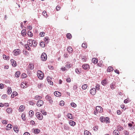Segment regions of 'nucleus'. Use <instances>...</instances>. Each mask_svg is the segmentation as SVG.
<instances>
[{"label": "nucleus", "mask_w": 135, "mask_h": 135, "mask_svg": "<svg viewBox=\"0 0 135 135\" xmlns=\"http://www.w3.org/2000/svg\"><path fill=\"white\" fill-rule=\"evenodd\" d=\"M37 75L38 78L40 79H42L44 76L43 73L40 70L37 71Z\"/></svg>", "instance_id": "nucleus-1"}, {"label": "nucleus", "mask_w": 135, "mask_h": 135, "mask_svg": "<svg viewBox=\"0 0 135 135\" xmlns=\"http://www.w3.org/2000/svg\"><path fill=\"white\" fill-rule=\"evenodd\" d=\"M41 58V60L43 61H46L47 59V56L45 52H43L42 54Z\"/></svg>", "instance_id": "nucleus-2"}, {"label": "nucleus", "mask_w": 135, "mask_h": 135, "mask_svg": "<svg viewBox=\"0 0 135 135\" xmlns=\"http://www.w3.org/2000/svg\"><path fill=\"white\" fill-rule=\"evenodd\" d=\"M43 104L44 102L42 100H39L37 101L36 105L38 107H40L42 106L43 105Z\"/></svg>", "instance_id": "nucleus-3"}, {"label": "nucleus", "mask_w": 135, "mask_h": 135, "mask_svg": "<svg viewBox=\"0 0 135 135\" xmlns=\"http://www.w3.org/2000/svg\"><path fill=\"white\" fill-rule=\"evenodd\" d=\"M36 115L37 118L39 120H42L43 118V116L42 114L39 112H37Z\"/></svg>", "instance_id": "nucleus-4"}, {"label": "nucleus", "mask_w": 135, "mask_h": 135, "mask_svg": "<svg viewBox=\"0 0 135 135\" xmlns=\"http://www.w3.org/2000/svg\"><path fill=\"white\" fill-rule=\"evenodd\" d=\"M13 52L14 55L16 56L20 54V50L19 49H15L13 51Z\"/></svg>", "instance_id": "nucleus-5"}, {"label": "nucleus", "mask_w": 135, "mask_h": 135, "mask_svg": "<svg viewBox=\"0 0 135 135\" xmlns=\"http://www.w3.org/2000/svg\"><path fill=\"white\" fill-rule=\"evenodd\" d=\"M95 109L98 111V113L102 112L103 108L100 106H97L96 107Z\"/></svg>", "instance_id": "nucleus-6"}, {"label": "nucleus", "mask_w": 135, "mask_h": 135, "mask_svg": "<svg viewBox=\"0 0 135 135\" xmlns=\"http://www.w3.org/2000/svg\"><path fill=\"white\" fill-rule=\"evenodd\" d=\"M96 89L95 88H93L90 90V93L92 95H95L96 93Z\"/></svg>", "instance_id": "nucleus-7"}, {"label": "nucleus", "mask_w": 135, "mask_h": 135, "mask_svg": "<svg viewBox=\"0 0 135 135\" xmlns=\"http://www.w3.org/2000/svg\"><path fill=\"white\" fill-rule=\"evenodd\" d=\"M82 67L83 69L85 70L89 69V65L87 64H85L83 65Z\"/></svg>", "instance_id": "nucleus-8"}, {"label": "nucleus", "mask_w": 135, "mask_h": 135, "mask_svg": "<svg viewBox=\"0 0 135 135\" xmlns=\"http://www.w3.org/2000/svg\"><path fill=\"white\" fill-rule=\"evenodd\" d=\"M64 129L65 130L68 131L70 129V128L68 124H64L63 126Z\"/></svg>", "instance_id": "nucleus-9"}, {"label": "nucleus", "mask_w": 135, "mask_h": 135, "mask_svg": "<svg viewBox=\"0 0 135 135\" xmlns=\"http://www.w3.org/2000/svg\"><path fill=\"white\" fill-rule=\"evenodd\" d=\"M69 123L70 125L73 126H74L76 125L75 122L71 120L69 121Z\"/></svg>", "instance_id": "nucleus-10"}, {"label": "nucleus", "mask_w": 135, "mask_h": 135, "mask_svg": "<svg viewBox=\"0 0 135 135\" xmlns=\"http://www.w3.org/2000/svg\"><path fill=\"white\" fill-rule=\"evenodd\" d=\"M11 61L12 65L13 67H15L17 65V64L16 63V62L13 59H12L11 60Z\"/></svg>", "instance_id": "nucleus-11"}, {"label": "nucleus", "mask_w": 135, "mask_h": 135, "mask_svg": "<svg viewBox=\"0 0 135 135\" xmlns=\"http://www.w3.org/2000/svg\"><path fill=\"white\" fill-rule=\"evenodd\" d=\"M107 83V79H105L101 82L102 84L104 86Z\"/></svg>", "instance_id": "nucleus-12"}, {"label": "nucleus", "mask_w": 135, "mask_h": 135, "mask_svg": "<svg viewBox=\"0 0 135 135\" xmlns=\"http://www.w3.org/2000/svg\"><path fill=\"white\" fill-rule=\"evenodd\" d=\"M18 94V93L16 91H14L13 92L12 94L11 97V98H13L15 97V96L17 95Z\"/></svg>", "instance_id": "nucleus-13"}, {"label": "nucleus", "mask_w": 135, "mask_h": 135, "mask_svg": "<svg viewBox=\"0 0 135 135\" xmlns=\"http://www.w3.org/2000/svg\"><path fill=\"white\" fill-rule=\"evenodd\" d=\"M104 122H106V123H109L110 122L109 118L108 117H104Z\"/></svg>", "instance_id": "nucleus-14"}, {"label": "nucleus", "mask_w": 135, "mask_h": 135, "mask_svg": "<svg viewBox=\"0 0 135 135\" xmlns=\"http://www.w3.org/2000/svg\"><path fill=\"white\" fill-rule=\"evenodd\" d=\"M12 127V126L11 124H8L7 125L6 128V129L7 130H10Z\"/></svg>", "instance_id": "nucleus-15"}, {"label": "nucleus", "mask_w": 135, "mask_h": 135, "mask_svg": "<svg viewBox=\"0 0 135 135\" xmlns=\"http://www.w3.org/2000/svg\"><path fill=\"white\" fill-rule=\"evenodd\" d=\"M54 94L56 97H59L61 95L60 93L57 91H55L54 92Z\"/></svg>", "instance_id": "nucleus-16"}, {"label": "nucleus", "mask_w": 135, "mask_h": 135, "mask_svg": "<svg viewBox=\"0 0 135 135\" xmlns=\"http://www.w3.org/2000/svg\"><path fill=\"white\" fill-rule=\"evenodd\" d=\"M73 49L71 47H69L67 49V50L69 53H71L73 52Z\"/></svg>", "instance_id": "nucleus-17"}, {"label": "nucleus", "mask_w": 135, "mask_h": 135, "mask_svg": "<svg viewBox=\"0 0 135 135\" xmlns=\"http://www.w3.org/2000/svg\"><path fill=\"white\" fill-rule=\"evenodd\" d=\"M115 84L114 82L112 83L110 85V88L113 90L115 88Z\"/></svg>", "instance_id": "nucleus-18"}, {"label": "nucleus", "mask_w": 135, "mask_h": 135, "mask_svg": "<svg viewBox=\"0 0 135 135\" xmlns=\"http://www.w3.org/2000/svg\"><path fill=\"white\" fill-rule=\"evenodd\" d=\"M67 117L68 118L71 119H73V115L71 113H69L67 115Z\"/></svg>", "instance_id": "nucleus-19"}, {"label": "nucleus", "mask_w": 135, "mask_h": 135, "mask_svg": "<svg viewBox=\"0 0 135 135\" xmlns=\"http://www.w3.org/2000/svg\"><path fill=\"white\" fill-rule=\"evenodd\" d=\"M12 108H7V111L9 114H11L12 112Z\"/></svg>", "instance_id": "nucleus-20"}, {"label": "nucleus", "mask_w": 135, "mask_h": 135, "mask_svg": "<svg viewBox=\"0 0 135 135\" xmlns=\"http://www.w3.org/2000/svg\"><path fill=\"white\" fill-rule=\"evenodd\" d=\"M92 62L94 64H96L98 62V59L95 58H93L92 59Z\"/></svg>", "instance_id": "nucleus-21"}, {"label": "nucleus", "mask_w": 135, "mask_h": 135, "mask_svg": "<svg viewBox=\"0 0 135 135\" xmlns=\"http://www.w3.org/2000/svg\"><path fill=\"white\" fill-rule=\"evenodd\" d=\"M20 74V73L19 71H17L15 73V76L17 78H18Z\"/></svg>", "instance_id": "nucleus-22"}, {"label": "nucleus", "mask_w": 135, "mask_h": 135, "mask_svg": "<svg viewBox=\"0 0 135 135\" xmlns=\"http://www.w3.org/2000/svg\"><path fill=\"white\" fill-rule=\"evenodd\" d=\"M26 30L25 29H23L21 31V34L22 36H24L25 35H26Z\"/></svg>", "instance_id": "nucleus-23"}, {"label": "nucleus", "mask_w": 135, "mask_h": 135, "mask_svg": "<svg viewBox=\"0 0 135 135\" xmlns=\"http://www.w3.org/2000/svg\"><path fill=\"white\" fill-rule=\"evenodd\" d=\"M113 69L112 67L109 66L107 69V71L108 72H110L113 70Z\"/></svg>", "instance_id": "nucleus-24"}, {"label": "nucleus", "mask_w": 135, "mask_h": 135, "mask_svg": "<svg viewBox=\"0 0 135 135\" xmlns=\"http://www.w3.org/2000/svg\"><path fill=\"white\" fill-rule=\"evenodd\" d=\"M113 133L114 135H118L119 134V132L117 130H115L114 131Z\"/></svg>", "instance_id": "nucleus-25"}, {"label": "nucleus", "mask_w": 135, "mask_h": 135, "mask_svg": "<svg viewBox=\"0 0 135 135\" xmlns=\"http://www.w3.org/2000/svg\"><path fill=\"white\" fill-rule=\"evenodd\" d=\"M45 45L44 42L42 41L40 43V46L42 47H44L45 46Z\"/></svg>", "instance_id": "nucleus-26"}, {"label": "nucleus", "mask_w": 135, "mask_h": 135, "mask_svg": "<svg viewBox=\"0 0 135 135\" xmlns=\"http://www.w3.org/2000/svg\"><path fill=\"white\" fill-rule=\"evenodd\" d=\"M31 42H32V44L33 46L36 47V46L37 43L35 40H33Z\"/></svg>", "instance_id": "nucleus-27"}, {"label": "nucleus", "mask_w": 135, "mask_h": 135, "mask_svg": "<svg viewBox=\"0 0 135 135\" xmlns=\"http://www.w3.org/2000/svg\"><path fill=\"white\" fill-rule=\"evenodd\" d=\"M85 135H91V133L88 131L86 130L84 131Z\"/></svg>", "instance_id": "nucleus-28"}, {"label": "nucleus", "mask_w": 135, "mask_h": 135, "mask_svg": "<svg viewBox=\"0 0 135 135\" xmlns=\"http://www.w3.org/2000/svg\"><path fill=\"white\" fill-rule=\"evenodd\" d=\"M12 92V90L11 88L10 87H8V89L7 91V93L8 94H10Z\"/></svg>", "instance_id": "nucleus-29"}, {"label": "nucleus", "mask_w": 135, "mask_h": 135, "mask_svg": "<svg viewBox=\"0 0 135 135\" xmlns=\"http://www.w3.org/2000/svg\"><path fill=\"white\" fill-rule=\"evenodd\" d=\"M51 98H52L51 97L48 95H46L45 97V99L48 101H49Z\"/></svg>", "instance_id": "nucleus-30"}, {"label": "nucleus", "mask_w": 135, "mask_h": 135, "mask_svg": "<svg viewBox=\"0 0 135 135\" xmlns=\"http://www.w3.org/2000/svg\"><path fill=\"white\" fill-rule=\"evenodd\" d=\"M66 36L67 38L69 39H70L72 38V35L70 33H68L66 34Z\"/></svg>", "instance_id": "nucleus-31"}, {"label": "nucleus", "mask_w": 135, "mask_h": 135, "mask_svg": "<svg viewBox=\"0 0 135 135\" xmlns=\"http://www.w3.org/2000/svg\"><path fill=\"white\" fill-rule=\"evenodd\" d=\"M24 109V107L23 105H21L20 106L19 110H20V111H23Z\"/></svg>", "instance_id": "nucleus-32"}, {"label": "nucleus", "mask_w": 135, "mask_h": 135, "mask_svg": "<svg viewBox=\"0 0 135 135\" xmlns=\"http://www.w3.org/2000/svg\"><path fill=\"white\" fill-rule=\"evenodd\" d=\"M27 35L29 36L32 37L33 36L32 33L30 31H28Z\"/></svg>", "instance_id": "nucleus-33"}, {"label": "nucleus", "mask_w": 135, "mask_h": 135, "mask_svg": "<svg viewBox=\"0 0 135 135\" xmlns=\"http://www.w3.org/2000/svg\"><path fill=\"white\" fill-rule=\"evenodd\" d=\"M34 67V66L33 65L30 64L28 65V68L31 70L33 69Z\"/></svg>", "instance_id": "nucleus-34"}, {"label": "nucleus", "mask_w": 135, "mask_h": 135, "mask_svg": "<svg viewBox=\"0 0 135 135\" xmlns=\"http://www.w3.org/2000/svg\"><path fill=\"white\" fill-rule=\"evenodd\" d=\"M3 58L4 59L6 60H8L9 58V57H7V56L5 55H3Z\"/></svg>", "instance_id": "nucleus-35"}, {"label": "nucleus", "mask_w": 135, "mask_h": 135, "mask_svg": "<svg viewBox=\"0 0 135 135\" xmlns=\"http://www.w3.org/2000/svg\"><path fill=\"white\" fill-rule=\"evenodd\" d=\"M40 132L39 129H36L34 130V132L35 133H38Z\"/></svg>", "instance_id": "nucleus-36"}, {"label": "nucleus", "mask_w": 135, "mask_h": 135, "mask_svg": "<svg viewBox=\"0 0 135 135\" xmlns=\"http://www.w3.org/2000/svg\"><path fill=\"white\" fill-rule=\"evenodd\" d=\"M87 87V85L86 84L83 85L82 87V88L84 90Z\"/></svg>", "instance_id": "nucleus-37"}, {"label": "nucleus", "mask_w": 135, "mask_h": 135, "mask_svg": "<svg viewBox=\"0 0 135 135\" xmlns=\"http://www.w3.org/2000/svg\"><path fill=\"white\" fill-rule=\"evenodd\" d=\"M42 14L45 16V17H47V14L46 13V12L45 11H44L43 12H42Z\"/></svg>", "instance_id": "nucleus-38"}, {"label": "nucleus", "mask_w": 135, "mask_h": 135, "mask_svg": "<svg viewBox=\"0 0 135 135\" xmlns=\"http://www.w3.org/2000/svg\"><path fill=\"white\" fill-rule=\"evenodd\" d=\"M104 117H101L100 118V121L102 122H104Z\"/></svg>", "instance_id": "nucleus-39"}, {"label": "nucleus", "mask_w": 135, "mask_h": 135, "mask_svg": "<svg viewBox=\"0 0 135 135\" xmlns=\"http://www.w3.org/2000/svg\"><path fill=\"white\" fill-rule=\"evenodd\" d=\"M34 114V112H33L32 110H30L29 112V114L30 115V116H32Z\"/></svg>", "instance_id": "nucleus-40"}, {"label": "nucleus", "mask_w": 135, "mask_h": 135, "mask_svg": "<svg viewBox=\"0 0 135 135\" xmlns=\"http://www.w3.org/2000/svg\"><path fill=\"white\" fill-rule=\"evenodd\" d=\"M70 104L72 107L74 108H75L76 106V104L75 103L73 102L71 103Z\"/></svg>", "instance_id": "nucleus-41"}, {"label": "nucleus", "mask_w": 135, "mask_h": 135, "mask_svg": "<svg viewBox=\"0 0 135 135\" xmlns=\"http://www.w3.org/2000/svg\"><path fill=\"white\" fill-rule=\"evenodd\" d=\"M13 129L14 131L16 132L17 133L18 132V129L16 127H13Z\"/></svg>", "instance_id": "nucleus-42"}, {"label": "nucleus", "mask_w": 135, "mask_h": 135, "mask_svg": "<svg viewBox=\"0 0 135 135\" xmlns=\"http://www.w3.org/2000/svg\"><path fill=\"white\" fill-rule=\"evenodd\" d=\"M100 86L99 84L97 85L95 87L96 90H98L100 89Z\"/></svg>", "instance_id": "nucleus-43"}, {"label": "nucleus", "mask_w": 135, "mask_h": 135, "mask_svg": "<svg viewBox=\"0 0 135 135\" xmlns=\"http://www.w3.org/2000/svg\"><path fill=\"white\" fill-rule=\"evenodd\" d=\"M64 104V102L63 101H61L59 103L60 105L62 106H63Z\"/></svg>", "instance_id": "nucleus-44"}, {"label": "nucleus", "mask_w": 135, "mask_h": 135, "mask_svg": "<svg viewBox=\"0 0 135 135\" xmlns=\"http://www.w3.org/2000/svg\"><path fill=\"white\" fill-rule=\"evenodd\" d=\"M29 103L30 105H34L35 104V103L32 101H29Z\"/></svg>", "instance_id": "nucleus-45"}, {"label": "nucleus", "mask_w": 135, "mask_h": 135, "mask_svg": "<svg viewBox=\"0 0 135 135\" xmlns=\"http://www.w3.org/2000/svg\"><path fill=\"white\" fill-rule=\"evenodd\" d=\"M50 40V39H49V38L47 36H46V37H45L44 39V40L45 42H46L48 40Z\"/></svg>", "instance_id": "nucleus-46"}, {"label": "nucleus", "mask_w": 135, "mask_h": 135, "mask_svg": "<svg viewBox=\"0 0 135 135\" xmlns=\"http://www.w3.org/2000/svg\"><path fill=\"white\" fill-rule=\"evenodd\" d=\"M82 47L84 48H86L87 47V45L86 43H83L82 45Z\"/></svg>", "instance_id": "nucleus-47"}, {"label": "nucleus", "mask_w": 135, "mask_h": 135, "mask_svg": "<svg viewBox=\"0 0 135 135\" xmlns=\"http://www.w3.org/2000/svg\"><path fill=\"white\" fill-rule=\"evenodd\" d=\"M25 47L26 49L28 50H29L30 49V48L29 46H28V44H26Z\"/></svg>", "instance_id": "nucleus-48"}, {"label": "nucleus", "mask_w": 135, "mask_h": 135, "mask_svg": "<svg viewBox=\"0 0 135 135\" xmlns=\"http://www.w3.org/2000/svg\"><path fill=\"white\" fill-rule=\"evenodd\" d=\"M45 34L44 32H42L40 33V35L41 37H42L44 36Z\"/></svg>", "instance_id": "nucleus-49"}, {"label": "nucleus", "mask_w": 135, "mask_h": 135, "mask_svg": "<svg viewBox=\"0 0 135 135\" xmlns=\"http://www.w3.org/2000/svg\"><path fill=\"white\" fill-rule=\"evenodd\" d=\"M75 72L77 74H80L81 72L78 69L76 68L75 70Z\"/></svg>", "instance_id": "nucleus-50"}, {"label": "nucleus", "mask_w": 135, "mask_h": 135, "mask_svg": "<svg viewBox=\"0 0 135 135\" xmlns=\"http://www.w3.org/2000/svg\"><path fill=\"white\" fill-rule=\"evenodd\" d=\"M41 112L43 115H46L47 114L46 112H45L44 110H41Z\"/></svg>", "instance_id": "nucleus-51"}, {"label": "nucleus", "mask_w": 135, "mask_h": 135, "mask_svg": "<svg viewBox=\"0 0 135 135\" xmlns=\"http://www.w3.org/2000/svg\"><path fill=\"white\" fill-rule=\"evenodd\" d=\"M7 97V95L6 94H4L1 97L2 99H5Z\"/></svg>", "instance_id": "nucleus-52"}, {"label": "nucleus", "mask_w": 135, "mask_h": 135, "mask_svg": "<svg viewBox=\"0 0 135 135\" xmlns=\"http://www.w3.org/2000/svg\"><path fill=\"white\" fill-rule=\"evenodd\" d=\"M25 115L24 114H22L21 115V117L23 120H24L25 119Z\"/></svg>", "instance_id": "nucleus-53"}, {"label": "nucleus", "mask_w": 135, "mask_h": 135, "mask_svg": "<svg viewBox=\"0 0 135 135\" xmlns=\"http://www.w3.org/2000/svg\"><path fill=\"white\" fill-rule=\"evenodd\" d=\"M47 80L48 81V82L50 81L51 80V78L49 77H48L47 78Z\"/></svg>", "instance_id": "nucleus-54"}, {"label": "nucleus", "mask_w": 135, "mask_h": 135, "mask_svg": "<svg viewBox=\"0 0 135 135\" xmlns=\"http://www.w3.org/2000/svg\"><path fill=\"white\" fill-rule=\"evenodd\" d=\"M2 123L4 124H6L7 123V122L5 120H2Z\"/></svg>", "instance_id": "nucleus-55"}, {"label": "nucleus", "mask_w": 135, "mask_h": 135, "mask_svg": "<svg viewBox=\"0 0 135 135\" xmlns=\"http://www.w3.org/2000/svg\"><path fill=\"white\" fill-rule=\"evenodd\" d=\"M21 88H26L25 86L23 84V83H22V84H21Z\"/></svg>", "instance_id": "nucleus-56"}, {"label": "nucleus", "mask_w": 135, "mask_h": 135, "mask_svg": "<svg viewBox=\"0 0 135 135\" xmlns=\"http://www.w3.org/2000/svg\"><path fill=\"white\" fill-rule=\"evenodd\" d=\"M78 88V86L77 85H74L73 86V89L74 90H76Z\"/></svg>", "instance_id": "nucleus-57"}, {"label": "nucleus", "mask_w": 135, "mask_h": 135, "mask_svg": "<svg viewBox=\"0 0 135 135\" xmlns=\"http://www.w3.org/2000/svg\"><path fill=\"white\" fill-rule=\"evenodd\" d=\"M4 88V85L2 84H0V88L1 89H3Z\"/></svg>", "instance_id": "nucleus-58"}, {"label": "nucleus", "mask_w": 135, "mask_h": 135, "mask_svg": "<svg viewBox=\"0 0 135 135\" xmlns=\"http://www.w3.org/2000/svg\"><path fill=\"white\" fill-rule=\"evenodd\" d=\"M66 81L67 82L69 83L71 81V79L70 78H68L66 79Z\"/></svg>", "instance_id": "nucleus-59"}, {"label": "nucleus", "mask_w": 135, "mask_h": 135, "mask_svg": "<svg viewBox=\"0 0 135 135\" xmlns=\"http://www.w3.org/2000/svg\"><path fill=\"white\" fill-rule=\"evenodd\" d=\"M60 7L59 6H57L56 7V9L57 11H58L60 10Z\"/></svg>", "instance_id": "nucleus-60"}, {"label": "nucleus", "mask_w": 135, "mask_h": 135, "mask_svg": "<svg viewBox=\"0 0 135 135\" xmlns=\"http://www.w3.org/2000/svg\"><path fill=\"white\" fill-rule=\"evenodd\" d=\"M22 83H23V84L25 85L26 86H25V87L26 88V87H27L28 86V85L27 84V83H26L25 82H22Z\"/></svg>", "instance_id": "nucleus-61"}, {"label": "nucleus", "mask_w": 135, "mask_h": 135, "mask_svg": "<svg viewBox=\"0 0 135 135\" xmlns=\"http://www.w3.org/2000/svg\"><path fill=\"white\" fill-rule=\"evenodd\" d=\"M129 101L127 99H126L124 100V103H127Z\"/></svg>", "instance_id": "nucleus-62"}, {"label": "nucleus", "mask_w": 135, "mask_h": 135, "mask_svg": "<svg viewBox=\"0 0 135 135\" xmlns=\"http://www.w3.org/2000/svg\"><path fill=\"white\" fill-rule=\"evenodd\" d=\"M49 103H50L51 104H52L53 103V101L52 99V98L49 101Z\"/></svg>", "instance_id": "nucleus-63"}, {"label": "nucleus", "mask_w": 135, "mask_h": 135, "mask_svg": "<svg viewBox=\"0 0 135 135\" xmlns=\"http://www.w3.org/2000/svg\"><path fill=\"white\" fill-rule=\"evenodd\" d=\"M23 135H30V133L28 132H26L24 133Z\"/></svg>", "instance_id": "nucleus-64"}]
</instances>
